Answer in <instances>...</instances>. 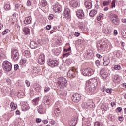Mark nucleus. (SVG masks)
<instances>
[{"mask_svg":"<svg viewBox=\"0 0 126 126\" xmlns=\"http://www.w3.org/2000/svg\"><path fill=\"white\" fill-rule=\"evenodd\" d=\"M86 89L89 90V92H95L97 89L98 81L96 78H92L86 82Z\"/></svg>","mask_w":126,"mask_h":126,"instance_id":"nucleus-1","label":"nucleus"},{"mask_svg":"<svg viewBox=\"0 0 126 126\" xmlns=\"http://www.w3.org/2000/svg\"><path fill=\"white\" fill-rule=\"evenodd\" d=\"M58 87L60 89H63L65 87H66V83H67V81L66 79L64 77H60L58 80Z\"/></svg>","mask_w":126,"mask_h":126,"instance_id":"nucleus-2","label":"nucleus"},{"mask_svg":"<svg viewBox=\"0 0 126 126\" xmlns=\"http://www.w3.org/2000/svg\"><path fill=\"white\" fill-rule=\"evenodd\" d=\"M3 68L5 71L8 72L12 69V65L8 61H5L3 63Z\"/></svg>","mask_w":126,"mask_h":126,"instance_id":"nucleus-3","label":"nucleus"},{"mask_svg":"<svg viewBox=\"0 0 126 126\" xmlns=\"http://www.w3.org/2000/svg\"><path fill=\"white\" fill-rule=\"evenodd\" d=\"M94 71L90 68H85L82 70V74L84 76H91L94 74Z\"/></svg>","mask_w":126,"mask_h":126,"instance_id":"nucleus-4","label":"nucleus"},{"mask_svg":"<svg viewBox=\"0 0 126 126\" xmlns=\"http://www.w3.org/2000/svg\"><path fill=\"white\" fill-rule=\"evenodd\" d=\"M47 63L49 66L55 67L59 65V61L56 60L49 59L47 61Z\"/></svg>","mask_w":126,"mask_h":126,"instance_id":"nucleus-5","label":"nucleus"},{"mask_svg":"<svg viewBox=\"0 0 126 126\" xmlns=\"http://www.w3.org/2000/svg\"><path fill=\"white\" fill-rule=\"evenodd\" d=\"M72 100L74 103H78L81 100V95L79 94H74L72 96Z\"/></svg>","mask_w":126,"mask_h":126,"instance_id":"nucleus-6","label":"nucleus"},{"mask_svg":"<svg viewBox=\"0 0 126 126\" xmlns=\"http://www.w3.org/2000/svg\"><path fill=\"white\" fill-rule=\"evenodd\" d=\"M67 74L69 78H74L76 75V70L74 68H71L68 71Z\"/></svg>","mask_w":126,"mask_h":126,"instance_id":"nucleus-7","label":"nucleus"},{"mask_svg":"<svg viewBox=\"0 0 126 126\" xmlns=\"http://www.w3.org/2000/svg\"><path fill=\"white\" fill-rule=\"evenodd\" d=\"M12 56L14 61H17L19 58V53L17 49H13L12 51Z\"/></svg>","mask_w":126,"mask_h":126,"instance_id":"nucleus-8","label":"nucleus"},{"mask_svg":"<svg viewBox=\"0 0 126 126\" xmlns=\"http://www.w3.org/2000/svg\"><path fill=\"white\" fill-rule=\"evenodd\" d=\"M45 54H40L39 58H38V63L39 64L43 65L44 63H45Z\"/></svg>","mask_w":126,"mask_h":126,"instance_id":"nucleus-9","label":"nucleus"},{"mask_svg":"<svg viewBox=\"0 0 126 126\" xmlns=\"http://www.w3.org/2000/svg\"><path fill=\"white\" fill-rule=\"evenodd\" d=\"M76 15L78 18L80 19H83L84 18V12H83V10L80 9L76 12Z\"/></svg>","mask_w":126,"mask_h":126,"instance_id":"nucleus-10","label":"nucleus"},{"mask_svg":"<svg viewBox=\"0 0 126 126\" xmlns=\"http://www.w3.org/2000/svg\"><path fill=\"white\" fill-rule=\"evenodd\" d=\"M84 5L87 9H91L92 8V3L90 0H85Z\"/></svg>","mask_w":126,"mask_h":126,"instance_id":"nucleus-11","label":"nucleus"},{"mask_svg":"<svg viewBox=\"0 0 126 126\" xmlns=\"http://www.w3.org/2000/svg\"><path fill=\"white\" fill-rule=\"evenodd\" d=\"M64 16L65 18H67V19H69V18L71 17V16L70 15V10H69V8H67L64 9Z\"/></svg>","mask_w":126,"mask_h":126,"instance_id":"nucleus-12","label":"nucleus"},{"mask_svg":"<svg viewBox=\"0 0 126 126\" xmlns=\"http://www.w3.org/2000/svg\"><path fill=\"white\" fill-rule=\"evenodd\" d=\"M102 32L107 35L108 37H110V36L112 35V30L108 28H104L102 30Z\"/></svg>","mask_w":126,"mask_h":126,"instance_id":"nucleus-13","label":"nucleus"},{"mask_svg":"<svg viewBox=\"0 0 126 126\" xmlns=\"http://www.w3.org/2000/svg\"><path fill=\"white\" fill-rule=\"evenodd\" d=\"M70 5L71 6V7H73V8H75L77 7L78 6V2L76 0H71L70 2Z\"/></svg>","mask_w":126,"mask_h":126,"instance_id":"nucleus-14","label":"nucleus"},{"mask_svg":"<svg viewBox=\"0 0 126 126\" xmlns=\"http://www.w3.org/2000/svg\"><path fill=\"white\" fill-rule=\"evenodd\" d=\"M30 46L32 49H36L39 47V44L36 41H32L31 42Z\"/></svg>","mask_w":126,"mask_h":126,"instance_id":"nucleus-15","label":"nucleus"},{"mask_svg":"<svg viewBox=\"0 0 126 126\" xmlns=\"http://www.w3.org/2000/svg\"><path fill=\"white\" fill-rule=\"evenodd\" d=\"M53 10L56 13H59V12H61V6L58 5V4H56L53 6Z\"/></svg>","mask_w":126,"mask_h":126,"instance_id":"nucleus-16","label":"nucleus"},{"mask_svg":"<svg viewBox=\"0 0 126 126\" xmlns=\"http://www.w3.org/2000/svg\"><path fill=\"white\" fill-rule=\"evenodd\" d=\"M103 64L104 66H107L110 64V58L108 57H104L103 58Z\"/></svg>","mask_w":126,"mask_h":126,"instance_id":"nucleus-17","label":"nucleus"},{"mask_svg":"<svg viewBox=\"0 0 126 126\" xmlns=\"http://www.w3.org/2000/svg\"><path fill=\"white\" fill-rule=\"evenodd\" d=\"M32 21V18L31 17V16H28L25 18L24 23V24H26V25H27L28 24H30Z\"/></svg>","mask_w":126,"mask_h":126,"instance_id":"nucleus-18","label":"nucleus"},{"mask_svg":"<svg viewBox=\"0 0 126 126\" xmlns=\"http://www.w3.org/2000/svg\"><path fill=\"white\" fill-rule=\"evenodd\" d=\"M22 53H23V55H24L26 58H30V52L28 50L22 49Z\"/></svg>","mask_w":126,"mask_h":126,"instance_id":"nucleus-19","label":"nucleus"},{"mask_svg":"<svg viewBox=\"0 0 126 126\" xmlns=\"http://www.w3.org/2000/svg\"><path fill=\"white\" fill-rule=\"evenodd\" d=\"M97 48L98 49V50H105V48H106V45H105V43H102V44L98 43Z\"/></svg>","mask_w":126,"mask_h":126,"instance_id":"nucleus-20","label":"nucleus"},{"mask_svg":"<svg viewBox=\"0 0 126 126\" xmlns=\"http://www.w3.org/2000/svg\"><path fill=\"white\" fill-rule=\"evenodd\" d=\"M100 74L104 79H106L107 77H108V73L105 71V69H102L100 71Z\"/></svg>","mask_w":126,"mask_h":126,"instance_id":"nucleus-21","label":"nucleus"},{"mask_svg":"<svg viewBox=\"0 0 126 126\" xmlns=\"http://www.w3.org/2000/svg\"><path fill=\"white\" fill-rule=\"evenodd\" d=\"M39 6L41 7V8L47 6V1H45V0H40Z\"/></svg>","mask_w":126,"mask_h":126,"instance_id":"nucleus-22","label":"nucleus"},{"mask_svg":"<svg viewBox=\"0 0 126 126\" xmlns=\"http://www.w3.org/2000/svg\"><path fill=\"white\" fill-rule=\"evenodd\" d=\"M98 13L97 10H92L89 13V15L91 17H94L96 16V15Z\"/></svg>","mask_w":126,"mask_h":126,"instance_id":"nucleus-23","label":"nucleus"},{"mask_svg":"<svg viewBox=\"0 0 126 126\" xmlns=\"http://www.w3.org/2000/svg\"><path fill=\"white\" fill-rule=\"evenodd\" d=\"M112 23L115 25H120V20L118 18H115V19H113L112 20Z\"/></svg>","mask_w":126,"mask_h":126,"instance_id":"nucleus-24","label":"nucleus"},{"mask_svg":"<svg viewBox=\"0 0 126 126\" xmlns=\"http://www.w3.org/2000/svg\"><path fill=\"white\" fill-rule=\"evenodd\" d=\"M23 31H24L25 35H28L30 34V30L27 27H24L23 29Z\"/></svg>","mask_w":126,"mask_h":126,"instance_id":"nucleus-25","label":"nucleus"},{"mask_svg":"<svg viewBox=\"0 0 126 126\" xmlns=\"http://www.w3.org/2000/svg\"><path fill=\"white\" fill-rule=\"evenodd\" d=\"M87 54L91 58H93V56H94V54H93V51H92L91 49L88 50Z\"/></svg>","mask_w":126,"mask_h":126,"instance_id":"nucleus-26","label":"nucleus"},{"mask_svg":"<svg viewBox=\"0 0 126 126\" xmlns=\"http://www.w3.org/2000/svg\"><path fill=\"white\" fill-rule=\"evenodd\" d=\"M78 27L80 28L81 30H83L84 29L85 26H84V24L82 23V22H80L78 23Z\"/></svg>","mask_w":126,"mask_h":126,"instance_id":"nucleus-27","label":"nucleus"},{"mask_svg":"<svg viewBox=\"0 0 126 126\" xmlns=\"http://www.w3.org/2000/svg\"><path fill=\"white\" fill-rule=\"evenodd\" d=\"M89 105H90V102H85L83 103L82 107L84 109H88L89 108Z\"/></svg>","mask_w":126,"mask_h":126,"instance_id":"nucleus-28","label":"nucleus"},{"mask_svg":"<svg viewBox=\"0 0 126 126\" xmlns=\"http://www.w3.org/2000/svg\"><path fill=\"white\" fill-rule=\"evenodd\" d=\"M10 107L12 111H14L17 108V105L13 102H11L10 104Z\"/></svg>","mask_w":126,"mask_h":126,"instance_id":"nucleus-29","label":"nucleus"},{"mask_svg":"<svg viewBox=\"0 0 126 126\" xmlns=\"http://www.w3.org/2000/svg\"><path fill=\"white\" fill-rule=\"evenodd\" d=\"M121 35L123 38L126 39V29H123L122 30Z\"/></svg>","mask_w":126,"mask_h":126,"instance_id":"nucleus-30","label":"nucleus"},{"mask_svg":"<svg viewBox=\"0 0 126 126\" xmlns=\"http://www.w3.org/2000/svg\"><path fill=\"white\" fill-rule=\"evenodd\" d=\"M54 114H55L56 116L58 117L60 114H61V110L59 108H56L55 110L54 111Z\"/></svg>","mask_w":126,"mask_h":126,"instance_id":"nucleus-31","label":"nucleus"},{"mask_svg":"<svg viewBox=\"0 0 126 126\" xmlns=\"http://www.w3.org/2000/svg\"><path fill=\"white\" fill-rule=\"evenodd\" d=\"M37 110L39 114H43V112L44 111V108L43 107V106L40 105Z\"/></svg>","mask_w":126,"mask_h":126,"instance_id":"nucleus-32","label":"nucleus"},{"mask_svg":"<svg viewBox=\"0 0 126 126\" xmlns=\"http://www.w3.org/2000/svg\"><path fill=\"white\" fill-rule=\"evenodd\" d=\"M22 111H27V110H29V106L25 104H23L22 106Z\"/></svg>","mask_w":126,"mask_h":126,"instance_id":"nucleus-33","label":"nucleus"},{"mask_svg":"<svg viewBox=\"0 0 126 126\" xmlns=\"http://www.w3.org/2000/svg\"><path fill=\"white\" fill-rule=\"evenodd\" d=\"M110 3L111 1L110 0L104 1L103 2V6H108V5H110Z\"/></svg>","mask_w":126,"mask_h":126,"instance_id":"nucleus-34","label":"nucleus"},{"mask_svg":"<svg viewBox=\"0 0 126 126\" xmlns=\"http://www.w3.org/2000/svg\"><path fill=\"white\" fill-rule=\"evenodd\" d=\"M65 63L66 64L69 65V64H71V63H72V60L71 59H67L65 60Z\"/></svg>","mask_w":126,"mask_h":126,"instance_id":"nucleus-35","label":"nucleus"},{"mask_svg":"<svg viewBox=\"0 0 126 126\" xmlns=\"http://www.w3.org/2000/svg\"><path fill=\"white\" fill-rule=\"evenodd\" d=\"M4 8L6 11H8V10H10V5L9 4H6L4 5Z\"/></svg>","mask_w":126,"mask_h":126,"instance_id":"nucleus-36","label":"nucleus"},{"mask_svg":"<svg viewBox=\"0 0 126 126\" xmlns=\"http://www.w3.org/2000/svg\"><path fill=\"white\" fill-rule=\"evenodd\" d=\"M109 17L111 18V19H113V18H118V15L117 14H110Z\"/></svg>","mask_w":126,"mask_h":126,"instance_id":"nucleus-37","label":"nucleus"},{"mask_svg":"<svg viewBox=\"0 0 126 126\" xmlns=\"http://www.w3.org/2000/svg\"><path fill=\"white\" fill-rule=\"evenodd\" d=\"M95 107V104L92 102H90V104L89 105V108L91 109H93Z\"/></svg>","mask_w":126,"mask_h":126,"instance_id":"nucleus-38","label":"nucleus"},{"mask_svg":"<svg viewBox=\"0 0 126 126\" xmlns=\"http://www.w3.org/2000/svg\"><path fill=\"white\" fill-rule=\"evenodd\" d=\"M117 2V0H113L111 3V8H114V7H116V2Z\"/></svg>","mask_w":126,"mask_h":126,"instance_id":"nucleus-39","label":"nucleus"},{"mask_svg":"<svg viewBox=\"0 0 126 126\" xmlns=\"http://www.w3.org/2000/svg\"><path fill=\"white\" fill-rule=\"evenodd\" d=\"M94 126H104V124L102 122H95Z\"/></svg>","mask_w":126,"mask_h":126,"instance_id":"nucleus-40","label":"nucleus"},{"mask_svg":"<svg viewBox=\"0 0 126 126\" xmlns=\"http://www.w3.org/2000/svg\"><path fill=\"white\" fill-rule=\"evenodd\" d=\"M114 69L115 70H120L121 69V66L119 65H115L114 66Z\"/></svg>","mask_w":126,"mask_h":126,"instance_id":"nucleus-41","label":"nucleus"},{"mask_svg":"<svg viewBox=\"0 0 126 126\" xmlns=\"http://www.w3.org/2000/svg\"><path fill=\"white\" fill-rule=\"evenodd\" d=\"M39 97H37L34 99L33 100V103H34V105H38V103H39Z\"/></svg>","mask_w":126,"mask_h":126,"instance_id":"nucleus-42","label":"nucleus"},{"mask_svg":"<svg viewBox=\"0 0 126 126\" xmlns=\"http://www.w3.org/2000/svg\"><path fill=\"white\" fill-rule=\"evenodd\" d=\"M31 4H32V0H28L27 2V6H31Z\"/></svg>","mask_w":126,"mask_h":126,"instance_id":"nucleus-43","label":"nucleus"},{"mask_svg":"<svg viewBox=\"0 0 126 126\" xmlns=\"http://www.w3.org/2000/svg\"><path fill=\"white\" fill-rule=\"evenodd\" d=\"M122 110H123V108H122V107H118L116 109V113H121V112H122Z\"/></svg>","mask_w":126,"mask_h":126,"instance_id":"nucleus-44","label":"nucleus"},{"mask_svg":"<svg viewBox=\"0 0 126 126\" xmlns=\"http://www.w3.org/2000/svg\"><path fill=\"white\" fill-rule=\"evenodd\" d=\"M43 102H44V103H47V102H49V99H48V96H44L43 98Z\"/></svg>","mask_w":126,"mask_h":126,"instance_id":"nucleus-45","label":"nucleus"},{"mask_svg":"<svg viewBox=\"0 0 126 126\" xmlns=\"http://www.w3.org/2000/svg\"><path fill=\"white\" fill-rule=\"evenodd\" d=\"M113 81L114 82H119L120 81V79H119V77L118 76L114 77Z\"/></svg>","mask_w":126,"mask_h":126,"instance_id":"nucleus-46","label":"nucleus"},{"mask_svg":"<svg viewBox=\"0 0 126 126\" xmlns=\"http://www.w3.org/2000/svg\"><path fill=\"white\" fill-rule=\"evenodd\" d=\"M26 63V59H24L20 60V63L21 64H25V63Z\"/></svg>","mask_w":126,"mask_h":126,"instance_id":"nucleus-47","label":"nucleus"},{"mask_svg":"<svg viewBox=\"0 0 126 126\" xmlns=\"http://www.w3.org/2000/svg\"><path fill=\"white\" fill-rule=\"evenodd\" d=\"M54 17H55V16L53 14H50L48 17L49 20H52V19H54Z\"/></svg>","mask_w":126,"mask_h":126,"instance_id":"nucleus-48","label":"nucleus"},{"mask_svg":"<svg viewBox=\"0 0 126 126\" xmlns=\"http://www.w3.org/2000/svg\"><path fill=\"white\" fill-rule=\"evenodd\" d=\"M8 32H9V30L8 29L7 30H5L3 32H2V34L3 35H5V34H7V33H8Z\"/></svg>","mask_w":126,"mask_h":126,"instance_id":"nucleus-49","label":"nucleus"},{"mask_svg":"<svg viewBox=\"0 0 126 126\" xmlns=\"http://www.w3.org/2000/svg\"><path fill=\"white\" fill-rule=\"evenodd\" d=\"M50 90H51V88H50L48 87H46L44 89V92H48V91H50Z\"/></svg>","mask_w":126,"mask_h":126,"instance_id":"nucleus-50","label":"nucleus"},{"mask_svg":"<svg viewBox=\"0 0 126 126\" xmlns=\"http://www.w3.org/2000/svg\"><path fill=\"white\" fill-rule=\"evenodd\" d=\"M116 56L117 58H118V59H120V58H121V57L122 56L121 54L119 53V52H116Z\"/></svg>","mask_w":126,"mask_h":126,"instance_id":"nucleus-51","label":"nucleus"},{"mask_svg":"<svg viewBox=\"0 0 126 126\" xmlns=\"http://www.w3.org/2000/svg\"><path fill=\"white\" fill-rule=\"evenodd\" d=\"M25 83L27 85V87H29L30 86V82H29V81L26 80Z\"/></svg>","mask_w":126,"mask_h":126,"instance_id":"nucleus-52","label":"nucleus"},{"mask_svg":"<svg viewBox=\"0 0 126 126\" xmlns=\"http://www.w3.org/2000/svg\"><path fill=\"white\" fill-rule=\"evenodd\" d=\"M106 92L107 93H109V94H111V93H112V89H106Z\"/></svg>","mask_w":126,"mask_h":126,"instance_id":"nucleus-53","label":"nucleus"},{"mask_svg":"<svg viewBox=\"0 0 126 126\" xmlns=\"http://www.w3.org/2000/svg\"><path fill=\"white\" fill-rule=\"evenodd\" d=\"M95 63H96L97 66H99V65H100V64H101V63H100V61H99V60H96L95 62Z\"/></svg>","mask_w":126,"mask_h":126,"instance_id":"nucleus-54","label":"nucleus"},{"mask_svg":"<svg viewBox=\"0 0 126 126\" xmlns=\"http://www.w3.org/2000/svg\"><path fill=\"white\" fill-rule=\"evenodd\" d=\"M70 55V53L69 52H68V53H64V54H63V56H64V57H68V56H69Z\"/></svg>","mask_w":126,"mask_h":126,"instance_id":"nucleus-55","label":"nucleus"},{"mask_svg":"<svg viewBox=\"0 0 126 126\" xmlns=\"http://www.w3.org/2000/svg\"><path fill=\"white\" fill-rule=\"evenodd\" d=\"M37 44H38V46H41V45H42V40H38V41H37Z\"/></svg>","mask_w":126,"mask_h":126,"instance_id":"nucleus-56","label":"nucleus"},{"mask_svg":"<svg viewBox=\"0 0 126 126\" xmlns=\"http://www.w3.org/2000/svg\"><path fill=\"white\" fill-rule=\"evenodd\" d=\"M6 82L8 83V84H11V80H10V79H7Z\"/></svg>","mask_w":126,"mask_h":126,"instance_id":"nucleus-57","label":"nucleus"},{"mask_svg":"<svg viewBox=\"0 0 126 126\" xmlns=\"http://www.w3.org/2000/svg\"><path fill=\"white\" fill-rule=\"evenodd\" d=\"M75 36L76 37H79V36H80V33L78 32H76L75 33Z\"/></svg>","mask_w":126,"mask_h":126,"instance_id":"nucleus-58","label":"nucleus"},{"mask_svg":"<svg viewBox=\"0 0 126 126\" xmlns=\"http://www.w3.org/2000/svg\"><path fill=\"white\" fill-rule=\"evenodd\" d=\"M36 123H41V122H42V119H40V118H37L36 119Z\"/></svg>","mask_w":126,"mask_h":126,"instance_id":"nucleus-59","label":"nucleus"},{"mask_svg":"<svg viewBox=\"0 0 126 126\" xmlns=\"http://www.w3.org/2000/svg\"><path fill=\"white\" fill-rule=\"evenodd\" d=\"M18 64H16L14 65V69L15 70H17L18 69Z\"/></svg>","mask_w":126,"mask_h":126,"instance_id":"nucleus-60","label":"nucleus"},{"mask_svg":"<svg viewBox=\"0 0 126 126\" xmlns=\"http://www.w3.org/2000/svg\"><path fill=\"white\" fill-rule=\"evenodd\" d=\"M50 29H51V25H48L46 26V30H50Z\"/></svg>","mask_w":126,"mask_h":126,"instance_id":"nucleus-61","label":"nucleus"},{"mask_svg":"<svg viewBox=\"0 0 126 126\" xmlns=\"http://www.w3.org/2000/svg\"><path fill=\"white\" fill-rule=\"evenodd\" d=\"M114 34L115 36H117V35H118V31H117V30H114Z\"/></svg>","mask_w":126,"mask_h":126,"instance_id":"nucleus-62","label":"nucleus"},{"mask_svg":"<svg viewBox=\"0 0 126 126\" xmlns=\"http://www.w3.org/2000/svg\"><path fill=\"white\" fill-rule=\"evenodd\" d=\"M96 56L99 59H101L102 58V56L100 54H97Z\"/></svg>","mask_w":126,"mask_h":126,"instance_id":"nucleus-63","label":"nucleus"},{"mask_svg":"<svg viewBox=\"0 0 126 126\" xmlns=\"http://www.w3.org/2000/svg\"><path fill=\"white\" fill-rule=\"evenodd\" d=\"M122 22L123 23H126V19H122Z\"/></svg>","mask_w":126,"mask_h":126,"instance_id":"nucleus-64","label":"nucleus"}]
</instances>
